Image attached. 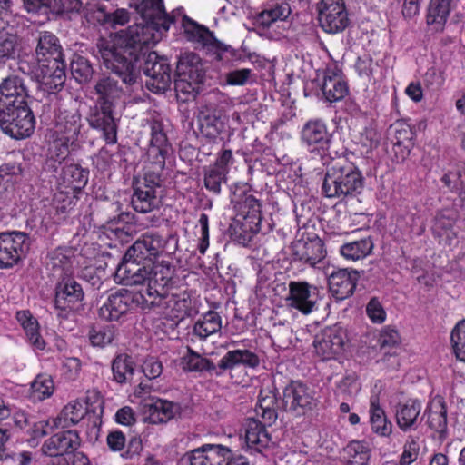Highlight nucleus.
<instances>
[{
  "label": "nucleus",
  "instance_id": "f257e3e1",
  "mask_svg": "<svg viewBox=\"0 0 465 465\" xmlns=\"http://www.w3.org/2000/svg\"><path fill=\"white\" fill-rule=\"evenodd\" d=\"M132 5L141 15L143 21L129 26L126 30L111 34L107 38H101L97 43L99 57L107 66L118 72H122L123 68L129 70V76L125 78L127 81H132L135 76V68L134 69L131 64H126L123 60H119L123 63L121 65L112 64V57L115 54V45L124 42L131 45L129 42L131 40L135 44V37H138L139 43L145 45L157 43L179 16L182 17V25L190 41L203 47H212L215 45L212 33L183 15L182 9L167 14L163 0H137L131 4Z\"/></svg>",
  "mask_w": 465,
  "mask_h": 465
},
{
  "label": "nucleus",
  "instance_id": "f03ea898",
  "mask_svg": "<svg viewBox=\"0 0 465 465\" xmlns=\"http://www.w3.org/2000/svg\"><path fill=\"white\" fill-rule=\"evenodd\" d=\"M164 240L145 234L129 247L118 265L114 280L124 285H142L141 296L163 297L174 275V266L164 252Z\"/></svg>",
  "mask_w": 465,
  "mask_h": 465
},
{
  "label": "nucleus",
  "instance_id": "7ed1b4c3",
  "mask_svg": "<svg viewBox=\"0 0 465 465\" xmlns=\"http://www.w3.org/2000/svg\"><path fill=\"white\" fill-rule=\"evenodd\" d=\"M129 42L131 45L124 42L115 45V54L114 57H112V64L121 65L123 63L117 60L131 64L134 69L135 68V76L132 81L125 79L129 76V70L123 68L122 72H118L102 61L104 65L121 77L123 82L127 84H133L137 81L142 67L144 74L150 78L146 84L147 87L153 93L164 92L172 83L171 68L167 59L159 56L155 52H149L150 45H153L155 43L146 45L139 43L138 37H135V44L132 40Z\"/></svg>",
  "mask_w": 465,
  "mask_h": 465
},
{
  "label": "nucleus",
  "instance_id": "20e7f679",
  "mask_svg": "<svg viewBox=\"0 0 465 465\" xmlns=\"http://www.w3.org/2000/svg\"><path fill=\"white\" fill-rule=\"evenodd\" d=\"M38 81L48 92L61 88L65 82V63L56 36L49 32L41 33L36 47Z\"/></svg>",
  "mask_w": 465,
  "mask_h": 465
},
{
  "label": "nucleus",
  "instance_id": "39448f33",
  "mask_svg": "<svg viewBox=\"0 0 465 465\" xmlns=\"http://www.w3.org/2000/svg\"><path fill=\"white\" fill-rule=\"evenodd\" d=\"M363 188V178L358 168L345 159H338L328 168L322 190L328 198L356 196Z\"/></svg>",
  "mask_w": 465,
  "mask_h": 465
},
{
  "label": "nucleus",
  "instance_id": "423d86ee",
  "mask_svg": "<svg viewBox=\"0 0 465 465\" xmlns=\"http://www.w3.org/2000/svg\"><path fill=\"white\" fill-rule=\"evenodd\" d=\"M203 79V66L200 57L187 53L179 58L174 80L177 94L186 95L184 101L194 98L199 93Z\"/></svg>",
  "mask_w": 465,
  "mask_h": 465
},
{
  "label": "nucleus",
  "instance_id": "0eeeda50",
  "mask_svg": "<svg viewBox=\"0 0 465 465\" xmlns=\"http://www.w3.org/2000/svg\"><path fill=\"white\" fill-rule=\"evenodd\" d=\"M291 13L287 1L273 0L253 16L252 24L261 34L269 35L271 37L280 36L288 27L287 19Z\"/></svg>",
  "mask_w": 465,
  "mask_h": 465
},
{
  "label": "nucleus",
  "instance_id": "6e6552de",
  "mask_svg": "<svg viewBox=\"0 0 465 465\" xmlns=\"http://www.w3.org/2000/svg\"><path fill=\"white\" fill-rule=\"evenodd\" d=\"M300 139L302 145L311 154L319 156L324 161L332 143V134L325 122L314 119L303 124Z\"/></svg>",
  "mask_w": 465,
  "mask_h": 465
},
{
  "label": "nucleus",
  "instance_id": "1a4fd4ad",
  "mask_svg": "<svg viewBox=\"0 0 465 465\" xmlns=\"http://www.w3.org/2000/svg\"><path fill=\"white\" fill-rule=\"evenodd\" d=\"M30 238L22 232H0V269L13 268L30 250Z\"/></svg>",
  "mask_w": 465,
  "mask_h": 465
},
{
  "label": "nucleus",
  "instance_id": "9d476101",
  "mask_svg": "<svg viewBox=\"0 0 465 465\" xmlns=\"http://www.w3.org/2000/svg\"><path fill=\"white\" fill-rule=\"evenodd\" d=\"M283 401L289 411L302 416L317 408L319 398L313 388L300 381H292L283 390Z\"/></svg>",
  "mask_w": 465,
  "mask_h": 465
},
{
  "label": "nucleus",
  "instance_id": "9b49d317",
  "mask_svg": "<svg viewBox=\"0 0 465 465\" xmlns=\"http://www.w3.org/2000/svg\"><path fill=\"white\" fill-rule=\"evenodd\" d=\"M35 117L29 107L0 111V129L14 139L29 137L35 130Z\"/></svg>",
  "mask_w": 465,
  "mask_h": 465
},
{
  "label": "nucleus",
  "instance_id": "f8f14e48",
  "mask_svg": "<svg viewBox=\"0 0 465 465\" xmlns=\"http://www.w3.org/2000/svg\"><path fill=\"white\" fill-rule=\"evenodd\" d=\"M160 176L154 173H145L143 177L134 183L132 205L136 212L146 213L157 209L161 204L158 196Z\"/></svg>",
  "mask_w": 465,
  "mask_h": 465
},
{
  "label": "nucleus",
  "instance_id": "ddd939ff",
  "mask_svg": "<svg viewBox=\"0 0 465 465\" xmlns=\"http://www.w3.org/2000/svg\"><path fill=\"white\" fill-rule=\"evenodd\" d=\"M145 296H147L145 294ZM140 300L148 302L146 297L134 294L126 290L119 291L110 294L99 309V316L105 321H122L139 303Z\"/></svg>",
  "mask_w": 465,
  "mask_h": 465
},
{
  "label": "nucleus",
  "instance_id": "4468645a",
  "mask_svg": "<svg viewBox=\"0 0 465 465\" xmlns=\"http://www.w3.org/2000/svg\"><path fill=\"white\" fill-rule=\"evenodd\" d=\"M235 224L239 226L240 235L251 240L261 230L262 204L253 195L245 194L236 204Z\"/></svg>",
  "mask_w": 465,
  "mask_h": 465
},
{
  "label": "nucleus",
  "instance_id": "2eb2a0df",
  "mask_svg": "<svg viewBox=\"0 0 465 465\" xmlns=\"http://www.w3.org/2000/svg\"><path fill=\"white\" fill-rule=\"evenodd\" d=\"M173 282L168 287L166 294L163 297H149L147 302L152 305L164 306V314L172 321H182L185 317L190 316L193 312V301L192 293L186 290L181 291L169 295V290Z\"/></svg>",
  "mask_w": 465,
  "mask_h": 465
},
{
  "label": "nucleus",
  "instance_id": "dca6fc26",
  "mask_svg": "<svg viewBox=\"0 0 465 465\" xmlns=\"http://www.w3.org/2000/svg\"><path fill=\"white\" fill-rule=\"evenodd\" d=\"M184 460L190 465H232L245 457H232L230 448L221 444H204L187 452Z\"/></svg>",
  "mask_w": 465,
  "mask_h": 465
},
{
  "label": "nucleus",
  "instance_id": "f3484780",
  "mask_svg": "<svg viewBox=\"0 0 465 465\" xmlns=\"http://www.w3.org/2000/svg\"><path fill=\"white\" fill-rule=\"evenodd\" d=\"M84 293L79 282L74 278L64 277L55 287L54 308L58 316L65 318L77 310L83 302Z\"/></svg>",
  "mask_w": 465,
  "mask_h": 465
},
{
  "label": "nucleus",
  "instance_id": "a211bd4d",
  "mask_svg": "<svg viewBox=\"0 0 465 465\" xmlns=\"http://www.w3.org/2000/svg\"><path fill=\"white\" fill-rule=\"evenodd\" d=\"M318 20L321 27L327 33L343 31L350 23L344 1L321 0L318 5Z\"/></svg>",
  "mask_w": 465,
  "mask_h": 465
},
{
  "label": "nucleus",
  "instance_id": "6ab92c4d",
  "mask_svg": "<svg viewBox=\"0 0 465 465\" xmlns=\"http://www.w3.org/2000/svg\"><path fill=\"white\" fill-rule=\"evenodd\" d=\"M318 300V290L306 282L292 281L289 282L285 304L288 308L296 310L302 314L311 313Z\"/></svg>",
  "mask_w": 465,
  "mask_h": 465
},
{
  "label": "nucleus",
  "instance_id": "aec40b11",
  "mask_svg": "<svg viewBox=\"0 0 465 465\" xmlns=\"http://www.w3.org/2000/svg\"><path fill=\"white\" fill-rule=\"evenodd\" d=\"M347 342L346 331L339 326L326 328L316 337L314 348L322 360H330L344 351Z\"/></svg>",
  "mask_w": 465,
  "mask_h": 465
},
{
  "label": "nucleus",
  "instance_id": "412c9836",
  "mask_svg": "<svg viewBox=\"0 0 465 465\" xmlns=\"http://www.w3.org/2000/svg\"><path fill=\"white\" fill-rule=\"evenodd\" d=\"M27 90L22 78L10 75L0 84V111L28 107Z\"/></svg>",
  "mask_w": 465,
  "mask_h": 465
},
{
  "label": "nucleus",
  "instance_id": "4be33fe9",
  "mask_svg": "<svg viewBox=\"0 0 465 465\" xmlns=\"http://www.w3.org/2000/svg\"><path fill=\"white\" fill-rule=\"evenodd\" d=\"M81 445L76 430H65L47 439L42 446L44 454L50 457L62 456L74 452Z\"/></svg>",
  "mask_w": 465,
  "mask_h": 465
},
{
  "label": "nucleus",
  "instance_id": "5701e85b",
  "mask_svg": "<svg viewBox=\"0 0 465 465\" xmlns=\"http://www.w3.org/2000/svg\"><path fill=\"white\" fill-rule=\"evenodd\" d=\"M151 141L148 150V155L152 159L156 169H163L165 163V158L169 153L170 144L163 132V124L153 120L150 124Z\"/></svg>",
  "mask_w": 465,
  "mask_h": 465
},
{
  "label": "nucleus",
  "instance_id": "b1692460",
  "mask_svg": "<svg viewBox=\"0 0 465 465\" xmlns=\"http://www.w3.org/2000/svg\"><path fill=\"white\" fill-rule=\"evenodd\" d=\"M197 123L201 134L215 143L224 128L222 112L213 106H205L199 112Z\"/></svg>",
  "mask_w": 465,
  "mask_h": 465
},
{
  "label": "nucleus",
  "instance_id": "393cba45",
  "mask_svg": "<svg viewBox=\"0 0 465 465\" xmlns=\"http://www.w3.org/2000/svg\"><path fill=\"white\" fill-rule=\"evenodd\" d=\"M358 273L347 269L332 272L328 278L330 292L337 300H344L351 296L355 289Z\"/></svg>",
  "mask_w": 465,
  "mask_h": 465
},
{
  "label": "nucleus",
  "instance_id": "a878e982",
  "mask_svg": "<svg viewBox=\"0 0 465 465\" xmlns=\"http://www.w3.org/2000/svg\"><path fill=\"white\" fill-rule=\"evenodd\" d=\"M422 404L418 400H408L395 407L397 426L404 432L416 430L421 421Z\"/></svg>",
  "mask_w": 465,
  "mask_h": 465
},
{
  "label": "nucleus",
  "instance_id": "bb28decb",
  "mask_svg": "<svg viewBox=\"0 0 465 465\" xmlns=\"http://www.w3.org/2000/svg\"><path fill=\"white\" fill-rule=\"evenodd\" d=\"M321 88L330 103L341 100L348 93L347 84L337 67H329L324 71Z\"/></svg>",
  "mask_w": 465,
  "mask_h": 465
},
{
  "label": "nucleus",
  "instance_id": "cd10ccee",
  "mask_svg": "<svg viewBox=\"0 0 465 465\" xmlns=\"http://www.w3.org/2000/svg\"><path fill=\"white\" fill-rule=\"evenodd\" d=\"M141 411L144 420L153 424L163 423L171 420L175 414V406L173 402L158 398L143 400Z\"/></svg>",
  "mask_w": 465,
  "mask_h": 465
},
{
  "label": "nucleus",
  "instance_id": "c85d7f7f",
  "mask_svg": "<svg viewBox=\"0 0 465 465\" xmlns=\"http://www.w3.org/2000/svg\"><path fill=\"white\" fill-rule=\"evenodd\" d=\"M81 127V115L78 111L64 109L56 114L54 134L66 137L69 141H77Z\"/></svg>",
  "mask_w": 465,
  "mask_h": 465
},
{
  "label": "nucleus",
  "instance_id": "c756f323",
  "mask_svg": "<svg viewBox=\"0 0 465 465\" xmlns=\"http://www.w3.org/2000/svg\"><path fill=\"white\" fill-rule=\"evenodd\" d=\"M368 414L371 431L379 437L389 438L392 433L393 425L376 395L370 398Z\"/></svg>",
  "mask_w": 465,
  "mask_h": 465
},
{
  "label": "nucleus",
  "instance_id": "7c9ffc66",
  "mask_svg": "<svg viewBox=\"0 0 465 465\" xmlns=\"http://www.w3.org/2000/svg\"><path fill=\"white\" fill-rule=\"evenodd\" d=\"M76 195L71 192L61 190L55 194L53 205L51 206L47 216L44 217L43 223L48 227L54 223H60L66 218V215L76 204Z\"/></svg>",
  "mask_w": 465,
  "mask_h": 465
},
{
  "label": "nucleus",
  "instance_id": "2f4dec72",
  "mask_svg": "<svg viewBox=\"0 0 465 465\" xmlns=\"http://www.w3.org/2000/svg\"><path fill=\"white\" fill-rule=\"evenodd\" d=\"M292 248L296 258L311 266L316 265L325 257L323 243L319 237L299 240Z\"/></svg>",
  "mask_w": 465,
  "mask_h": 465
},
{
  "label": "nucleus",
  "instance_id": "473e14b6",
  "mask_svg": "<svg viewBox=\"0 0 465 465\" xmlns=\"http://www.w3.org/2000/svg\"><path fill=\"white\" fill-rule=\"evenodd\" d=\"M259 356L247 349L228 351L219 361L218 366L222 370H234L237 366L256 369L260 365Z\"/></svg>",
  "mask_w": 465,
  "mask_h": 465
},
{
  "label": "nucleus",
  "instance_id": "72a5a7b5",
  "mask_svg": "<svg viewBox=\"0 0 465 465\" xmlns=\"http://www.w3.org/2000/svg\"><path fill=\"white\" fill-rule=\"evenodd\" d=\"M454 0H430L426 15V23L431 31L441 32L450 11Z\"/></svg>",
  "mask_w": 465,
  "mask_h": 465
},
{
  "label": "nucleus",
  "instance_id": "f704fd0d",
  "mask_svg": "<svg viewBox=\"0 0 465 465\" xmlns=\"http://www.w3.org/2000/svg\"><path fill=\"white\" fill-rule=\"evenodd\" d=\"M16 320L23 328L26 340L33 349L43 351L45 348V341L40 333L38 321L33 317L29 311L17 312Z\"/></svg>",
  "mask_w": 465,
  "mask_h": 465
},
{
  "label": "nucleus",
  "instance_id": "c9c22d12",
  "mask_svg": "<svg viewBox=\"0 0 465 465\" xmlns=\"http://www.w3.org/2000/svg\"><path fill=\"white\" fill-rule=\"evenodd\" d=\"M88 406L84 400L68 402L54 418L59 428H68L79 423L87 414Z\"/></svg>",
  "mask_w": 465,
  "mask_h": 465
},
{
  "label": "nucleus",
  "instance_id": "e433bc0d",
  "mask_svg": "<svg viewBox=\"0 0 465 465\" xmlns=\"http://www.w3.org/2000/svg\"><path fill=\"white\" fill-rule=\"evenodd\" d=\"M89 172L77 164H70L64 168L62 184L64 190L74 194L79 193L88 182Z\"/></svg>",
  "mask_w": 465,
  "mask_h": 465
},
{
  "label": "nucleus",
  "instance_id": "4c0bfd02",
  "mask_svg": "<svg viewBox=\"0 0 465 465\" xmlns=\"http://www.w3.org/2000/svg\"><path fill=\"white\" fill-rule=\"evenodd\" d=\"M222 329V318L215 312H208L203 315L193 325L192 336L200 341L217 333Z\"/></svg>",
  "mask_w": 465,
  "mask_h": 465
},
{
  "label": "nucleus",
  "instance_id": "58836bf2",
  "mask_svg": "<svg viewBox=\"0 0 465 465\" xmlns=\"http://www.w3.org/2000/svg\"><path fill=\"white\" fill-rule=\"evenodd\" d=\"M102 114L90 124L94 128L103 132L105 142L109 144H114L117 142V124L112 115L110 106L101 105Z\"/></svg>",
  "mask_w": 465,
  "mask_h": 465
},
{
  "label": "nucleus",
  "instance_id": "ea45409f",
  "mask_svg": "<svg viewBox=\"0 0 465 465\" xmlns=\"http://www.w3.org/2000/svg\"><path fill=\"white\" fill-rule=\"evenodd\" d=\"M245 440L250 448L260 450L269 445L271 437L263 424L258 420H250L246 423Z\"/></svg>",
  "mask_w": 465,
  "mask_h": 465
},
{
  "label": "nucleus",
  "instance_id": "a19ab883",
  "mask_svg": "<svg viewBox=\"0 0 465 465\" xmlns=\"http://www.w3.org/2000/svg\"><path fill=\"white\" fill-rule=\"evenodd\" d=\"M429 426L439 433L447 428V410L442 398H433L426 410Z\"/></svg>",
  "mask_w": 465,
  "mask_h": 465
},
{
  "label": "nucleus",
  "instance_id": "79ce46f5",
  "mask_svg": "<svg viewBox=\"0 0 465 465\" xmlns=\"http://www.w3.org/2000/svg\"><path fill=\"white\" fill-rule=\"evenodd\" d=\"M95 91L102 101V105H107L110 108L123 95L122 90L117 85V81L111 76L102 77L95 85Z\"/></svg>",
  "mask_w": 465,
  "mask_h": 465
},
{
  "label": "nucleus",
  "instance_id": "37998d69",
  "mask_svg": "<svg viewBox=\"0 0 465 465\" xmlns=\"http://www.w3.org/2000/svg\"><path fill=\"white\" fill-rule=\"evenodd\" d=\"M373 249V242L370 238L347 242L341 246V256L348 261H359L368 256Z\"/></svg>",
  "mask_w": 465,
  "mask_h": 465
},
{
  "label": "nucleus",
  "instance_id": "c03bdc74",
  "mask_svg": "<svg viewBox=\"0 0 465 465\" xmlns=\"http://www.w3.org/2000/svg\"><path fill=\"white\" fill-rule=\"evenodd\" d=\"M76 141H69L66 137L53 134L48 146V162L61 164L70 154V148Z\"/></svg>",
  "mask_w": 465,
  "mask_h": 465
},
{
  "label": "nucleus",
  "instance_id": "a18cd8bd",
  "mask_svg": "<svg viewBox=\"0 0 465 465\" xmlns=\"http://www.w3.org/2000/svg\"><path fill=\"white\" fill-rule=\"evenodd\" d=\"M350 465H368L371 450L367 442L352 440L344 449Z\"/></svg>",
  "mask_w": 465,
  "mask_h": 465
},
{
  "label": "nucleus",
  "instance_id": "49530a36",
  "mask_svg": "<svg viewBox=\"0 0 465 465\" xmlns=\"http://www.w3.org/2000/svg\"><path fill=\"white\" fill-rule=\"evenodd\" d=\"M181 365L186 371L202 372L214 368L212 361L188 348L186 354L181 358Z\"/></svg>",
  "mask_w": 465,
  "mask_h": 465
},
{
  "label": "nucleus",
  "instance_id": "de8ad7c7",
  "mask_svg": "<svg viewBox=\"0 0 465 465\" xmlns=\"http://www.w3.org/2000/svg\"><path fill=\"white\" fill-rule=\"evenodd\" d=\"M453 219L446 216L444 213H439L432 226L434 234L446 245H451L456 238V233L452 230Z\"/></svg>",
  "mask_w": 465,
  "mask_h": 465
},
{
  "label": "nucleus",
  "instance_id": "09e8293b",
  "mask_svg": "<svg viewBox=\"0 0 465 465\" xmlns=\"http://www.w3.org/2000/svg\"><path fill=\"white\" fill-rule=\"evenodd\" d=\"M54 384L51 376L38 375L31 384V397L35 401H44L52 396Z\"/></svg>",
  "mask_w": 465,
  "mask_h": 465
},
{
  "label": "nucleus",
  "instance_id": "8fccbe9b",
  "mask_svg": "<svg viewBox=\"0 0 465 465\" xmlns=\"http://www.w3.org/2000/svg\"><path fill=\"white\" fill-rule=\"evenodd\" d=\"M112 371L114 381L119 383L131 380L134 375L132 359L127 355H118L113 361Z\"/></svg>",
  "mask_w": 465,
  "mask_h": 465
},
{
  "label": "nucleus",
  "instance_id": "3c124183",
  "mask_svg": "<svg viewBox=\"0 0 465 465\" xmlns=\"http://www.w3.org/2000/svg\"><path fill=\"white\" fill-rule=\"evenodd\" d=\"M114 337L113 327L108 325L92 326L88 332V339L94 347H105L110 344Z\"/></svg>",
  "mask_w": 465,
  "mask_h": 465
},
{
  "label": "nucleus",
  "instance_id": "603ef678",
  "mask_svg": "<svg viewBox=\"0 0 465 465\" xmlns=\"http://www.w3.org/2000/svg\"><path fill=\"white\" fill-rule=\"evenodd\" d=\"M17 37L7 29L0 30V64L15 55Z\"/></svg>",
  "mask_w": 465,
  "mask_h": 465
},
{
  "label": "nucleus",
  "instance_id": "864d4df0",
  "mask_svg": "<svg viewBox=\"0 0 465 465\" xmlns=\"http://www.w3.org/2000/svg\"><path fill=\"white\" fill-rule=\"evenodd\" d=\"M71 71L74 78L80 84L88 83L94 74L89 61L80 55H76L71 62Z\"/></svg>",
  "mask_w": 465,
  "mask_h": 465
},
{
  "label": "nucleus",
  "instance_id": "5fc2aeb1",
  "mask_svg": "<svg viewBox=\"0 0 465 465\" xmlns=\"http://www.w3.org/2000/svg\"><path fill=\"white\" fill-rule=\"evenodd\" d=\"M444 184L451 191L458 193L460 200L465 202V173L460 170L449 172L442 177Z\"/></svg>",
  "mask_w": 465,
  "mask_h": 465
},
{
  "label": "nucleus",
  "instance_id": "6e6d98bb",
  "mask_svg": "<svg viewBox=\"0 0 465 465\" xmlns=\"http://www.w3.org/2000/svg\"><path fill=\"white\" fill-rule=\"evenodd\" d=\"M58 425L55 423V419H48L46 420H41L35 422L32 427L29 428L28 433L30 439L28 440L33 444L37 440L51 433L54 429H58Z\"/></svg>",
  "mask_w": 465,
  "mask_h": 465
},
{
  "label": "nucleus",
  "instance_id": "4d7b16f0",
  "mask_svg": "<svg viewBox=\"0 0 465 465\" xmlns=\"http://www.w3.org/2000/svg\"><path fill=\"white\" fill-rule=\"evenodd\" d=\"M451 341L457 358L465 362V320L460 322L452 330Z\"/></svg>",
  "mask_w": 465,
  "mask_h": 465
},
{
  "label": "nucleus",
  "instance_id": "13d9d810",
  "mask_svg": "<svg viewBox=\"0 0 465 465\" xmlns=\"http://www.w3.org/2000/svg\"><path fill=\"white\" fill-rule=\"evenodd\" d=\"M366 315L374 324H382L387 319L386 310L377 297H372L366 304Z\"/></svg>",
  "mask_w": 465,
  "mask_h": 465
},
{
  "label": "nucleus",
  "instance_id": "bf43d9fd",
  "mask_svg": "<svg viewBox=\"0 0 465 465\" xmlns=\"http://www.w3.org/2000/svg\"><path fill=\"white\" fill-rule=\"evenodd\" d=\"M361 390V383L354 373L345 375L337 385L338 395L344 397H353Z\"/></svg>",
  "mask_w": 465,
  "mask_h": 465
},
{
  "label": "nucleus",
  "instance_id": "052dcab7",
  "mask_svg": "<svg viewBox=\"0 0 465 465\" xmlns=\"http://www.w3.org/2000/svg\"><path fill=\"white\" fill-rule=\"evenodd\" d=\"M226 174L227 173H224V171L210 166L205 172V187L214 193H219L221 191V184L225 180Z\"/></svg>",
  "mask_w": 465,
  "mask_h": 465
},
{
  "label": "nucleus",
  "instance_id": "680f3d73",
  "mask_svg": "<svg viewBox=\"0 0 465 465\" xmlns=\"http://www.w3.org/2000/svg\"><path fill=\"white\" fill-rule=\"evenodd\" d=\"M445 82V72L438 65H432L427 69L423 75V84L427 88L438 89Z\"/></svg>",
  "mask_w": 465,
  "mask_h": 465
},
{
  "label": "nucleus",
  "instance_id": "e2e57ef3",
  "mask_svg": "<svg viewBox=\"0 0 465 465\" xmlns=\"http://www.w3.org/2000/svg\"><path fill=\"white\" fill-rule=\"evenodd\" d=\"M103 233L111 240L124 242L129 236L124 223L120 221H110L104 226Z\"/></svg>",
  "mask_w": 465,
  "mask_h": 465
},
{
  "label": "nucleus",
  "instance_id": "0e129e2a",
  "mask_svg": "<svg viewBox=\"0 0 465 465\" xmlns=\"http://www.w3.org/2000/svg\"><path fill=\"white\" fill-rule=\"evenodd\" d=\"M72 251L59 248L55 250L52 256V263L54 268H61L63 271L71 272L73 266Z\"/></svg>",
  "mask_w": 465,
  "mask_h": 465
},
{
  "label": "nucleus",
  "instance_id": "69168bd1",
  "mask_svg": "<svg viewBox=\"0 0 465 465\" xmlns=\"http://www.w3.org/2000/svg\"><path fill=\"white\" fill-rule=\"evenodd\" d=\"M24 5L29 13L41 10L54 13V10L59 9L60 6L57 5L56 0H24Z\"/></svg>",
  "mask_w": 465,
  "mask_h": 465
},
{
  "label": "nucleus",
  "instance_id": "338daca9",
  "mask_svg": "<svg viewBox=\"0 0 465 465\" xmlns=\"http://www.w3.org/2000/svg\"><path fill=\"white\" fill-rule=\"evenodd\" d=\"M420 450L419 443L414 439H409L404 447L402 454L401 455V465H410L418 458Z\"/></svg>",
  "mask_w": 465,
  "mask_h": 465
},
{
  "label": "nucleus",
  "instance_id": "774afa93",
  "mask_svg": "<svg viewBox=\"0 0 465 465\" xmlns=\"http://www.w3.org/2000/svg\"><path fill=\"white\" fill-rule=\"evenodd\" d=\"M106 444L113 452L123 450L126 445V438L119 430H111L106 437Z\"/></svg>",
  "mask_w": 465,
  "mask_h": 465
}]
</instances>
